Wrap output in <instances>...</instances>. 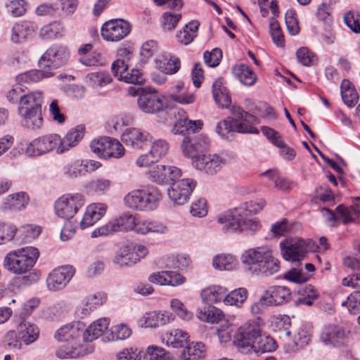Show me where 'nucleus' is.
<instances>
[{
  "label": "nucleus",
  "instance_id": "nucleus-1",
  "mask_svg": "<svg viewBox=\"0 0 360 360\" xmlns=\"http://www.w3.org/2000/svg\"><path fill=\"white\" fill-rule=\"evenodd\" d=\"M240 262L245 271L254 276L271 277L281 269V262L267 245L257 246L245 250Z\"/></svg>",
  "mask_w": 360,
  "mask_h": 360
},
{
  "label": "nucleus",
  "instance_id": "nucleus-2",
  "mask_svg": "<svg viewBox=\"0 0 360 360\" xmlns=\"http://www.w3.org/2000/svg\"><path fill=\"white\" fill-rule=\"evenodd\" d=\"M217 221L223 224L222 230L224 232L240 233L245 236H253L262 228L261 221L257 217L236 209L219 215Z\"/></svg>",
  "mask_w": 360,
  "mask_h": 360
},
{
  "label": "nucleus",
  "instance_id": "nucleus-3",
  "mask_svg": "<svg viewBox=\"0 0 360 360\" xmlns=\"http://www.w3.org/2000/svg\"><path fill=\"white\" fill-rule=\"evenodd\" d=\"M231 116L217 123L215 131L224 139H229L234 133L257 134L258 130L252 126L248 119L255 117L238 105L231 108Z\"/></svg>",
  "mask_w": 360,
  "mask_h": 360
},
{
  "label": "nucleus",
  "instance_id": "nucleus-4",
  "mask_svg": "<svg viewBox=\"0 0 360 360\" xmlns=\"http://www.w3.org/2000/svg\"><path fill=\"white\" fill-rule=\"evenodd\" d=\"M39 256L37 248L27 246L8 252L4 257L3 266L11 274L21 275L30 271Z\"/></svg>",
  "mask_w": 360,
  "mask_h": 360
},
{
  "label": "nucleus",
  "instance_id": "nucleus-5",
  "mask_svg": "<svg viewBox=\"0 0 360 360\" xmlns=\"http://www.w3.org/2000/svg\"><path fill=\"white\" fill-rule=\"evenodd\" d=\"M61 144L60 135L56 133L49 134L27 143L24 152L28 157H39L52 152L61 155L63 154Z\"/></svg>",
  "mask_w": 360,
  "mask_h": 360
},
{
  "label": "nucleus",
  "instance_id": "nucleus-6",
  "mask_svg": "<svg viewBox=\"0 0 360 360\" xmlns=\"http://www.w3.org/2000/svg\"><path fill=\"white\" fill-rule=\"evenodd\" d=\"M161 194L155 190L138 189L129 192L124 198L125 205L138 211H151L156 208Z\"/></svg>",
  "mask_w": 360,
  "mask_h": 360
},
{
  "label": "nucleus",
  "instance_id": "nucleus-7",
  "mask_svg": "<svg viewBox=\"0 0 360 360\" xmlns=\"http://www.w3.org/2000/svg\"><path fill=\"white\" fill-rule=\"evenodd\" d=\"M264 322L257 318L240 326L233 336V344L243 350L250 351V348L259 338Z\"/></svg>",
  "mask_w": 360,
  "mask_h": 360
},
{
  "label": "nucleus",
  "instance_id": "nucleus-8",
  "mask_svg": "<svg viewBox=\"0 0 360 360\" xmlns=\"http://www.w3.org/2000/svg\"><path fill=\"white\" fill-rule=\"evenodd\" d=\"M84 196L78 193L65 194L54 202L55 214L65 221H70L85 205Z\"/></svg>",
  "mask_w": 360,
  "mask_h": 360
},
{
  "label": "nucleus",
  "instance_id": "nucleus-9",
  "mask_svg": "<svg viewBox=\"0 0 360 360\" xmlns=\"http://www.w3.org/2000/svg\"><path fill=\"white\" fill-rule=\"evenodd\" d=\"M90 148L94 153L104 159L120 158L124 154V148L122 143L110 137H101L93 140L90 143Z\"/></svg>",
  "mask_w": 360,
  "mask_h": 360
},
{
  "label": "nucleus",
  "instance_id": "nucleus-10",
  "mask_svg": "<svg viewBox=\"0 0 360 360\" xmlns=\"http://www.w3.org/2000/svg\"><path fill=\"white\" fill-rule=\"evenodd\" d=\"M136 215L129 212L123 213L118 218L95 229L91 233V238L108 236L116 232L132 231L135 223Z\"/></svg>",
  "mask_w": 360,
  "mask_h": 360
},
{
  "label": "nucleus",
  "instance_id": "nucleus-11",
  "mask_svg": "<svg viewBox=\"0 0 360 360\" xmlns=\"http://www.w3.org/2000/svg\"><path fill=\"white\" fill-rule=\"evenodd\" d=\"M131 25L122 18L110 19L103 23L101 34L106 41L117 42L124 39L131 32Z\"/></svg>",
  "mask_w": 360,
  "mask_h": 360
},
{
  "label": "nucleus",
  "instance_id": "nucleus-12",
  "mask_svg": "<svg viewBox=\"0 0 360 360\" xmlns=\"http://www.w3.org/2000/svg\"><path fill=\"white\" fill-rule=\"evenodd\" d=\"M69 56L70 53L66 47L60 45L51 46L40 58L39 67L43 70L58 69L67 63Z\"/></svg>",
  "mask_w": 360,
  "mask_h": 360
},
{
  "label": "nucleus",
  "instance_id": "nucleus-13",
  "mask_svg": "<svg viewBox=\"0 0 360 360\" xmlns=\"http://www.w3.org/2000/svg\"><path fill=\"white\" fill-rule=\"evenodd\" d=\"M308 244L300 238H285L280 243L283 258L287 261H300L305 257Z\"/></svg>",
  "mask_w": 360,
  "mask_h": 360
},
{
  "label": "nucleus",
  "instance_id": "nucleus-14",
  "mask_svg": "<svg viewBox=\"0 0 360 360\" xmlns=\"http://www.w3.org/2000/svg\"><path fill=\"white\" fill-rule=\"evenodd\" d=\"M196 186L191 179H183L174 182L167 190L170 200L176 205L185 204Z\"/></svg>",
  "mask_w": 360,
  "mask_h": 360
},
{
  "label": "nucleus",
  "instance_id": "nucleus-15",
  "mask_svg": "<svg viewBox=\"0 0 360 360\" xmlns=\"http://www.w3.org/2000/svg\"><path fill=\"white\" fill-rule=\"evenodd\" d=\"M181 175L180 168L169 165H157L150 172L151 180L157 184H172Z\"/></svg>",
  "mask_w": 360,
  "mask_h": 360
},
{
  "label": "nucleus",
  "instance_id": "nucleus-16",
  "mask_svg": "<svg viewBox=\"0 0 360 360\" xmlns=\"http://www.w3.org/2000/svg\"><path fill=\"white\" fill-rule=\"evenodd\" d=\"M226 163L227 159L224 153L202 154L193 161V165L196 169L210 174L216 173Z\"/></svg>",
  "mask_w": 360,
  "mask_h": 360
},
{
  "label": "nucleus",
  "instance_id": "nucleus-17",
  "mask_svg": "<svg viewBox=\"0 0 360 360\" xmlns=\"http://www.w3.org/2000/svg\"><path fill=\"white\" fill-rule=\"evenodd\" d=\"M348 332L340 325L328 324L325 326L320 333V339L325 345L340 347L347 340Z\"/></svg>",
  "mask_w": 360,
  "mask_h": 360
},
{
  "label": "nucleus",
  "instance_id": "nucleus-18",
  "mask_svg": "<svg viewBox=\"0 0 360 360\" xmlns=\"http://www.w3.org/2000/svg\"><path fill=\"white\" fill-rule=\"evenodd\" d=\"M139 108L146 113L153 114L163 110L165 103L163 98L158 92L152 91H142L138 100Z\"/></svg>",
  "mask_w": 360,
  "mask_h": 360
},
{
  "label": "nucleus",
  "instance_id": "nucleus-19",
  "mask_svg": "<svg viewBox=\"0 0 360 360\" xmlns=\"http://www.w3.org/2000/svg\"><path fill=\"white\" fill-rule=\"evenodd\" d=\"M75 272V270L72 266H64L53 269L46 280L49 289L58 290L65 288L73 277Z\"/></svg>",
  "mask_w": 360,
  "mask_h": 360
},
{
  "label": "nucleus",
  "instance_id": "nucleus-20",
  "mask_svg": "<svg viewBox=\"0 0 360 360\" xmlns=\"http://www.w3.org/2000/svg\"><path fill=\"white\" fill-rule=\"evenodd\" d=\"M153 137L146 131L139 128H128L122 135V141L134 149H142L147 146Z\"/></svg>",
  "mask_w": 360,
  "mask_h": 360
},
{
  "label": "nucleus",
  "instance_id": "nucleus-21",
  "mask_svg": "<svg viewBox=\"0 0 360 360\" xmlns=\"http://www.w3.org/2000/svg\"><path fill=\"white\" fill-rule=\"evenodd\" d=\"M37 30V25L29 20H20L13 25L10 39L15 44H22L31 39Z\"/></svg>",
  "mask_w": 360,
  "mask_h": 360
},
{
  "label": "nucleus",
  "instance_id": "nucleus-22",
  "mask_svg": "<svg viewBox=\"0 0 360 360\" xmlns=\"http://www.w3.org/2000/svg\"><path fill=\"white\" fill-rule=\"evenodd\" d=\"M30 202V197L24 191L10 194L4 198L0 203L1 212H20L25 210Z\"/></svg>",
  "mask_w": 360,
  "mask_h": 360
},
{
  "label": "nucleus",
  "instance_id": "nucleus-23",
  "mask_svg": "<svg viewBox=\"0 0 360 360\" xmlns=\"http://www.w3.org/2000/svg\"><path fill=\"white\" fill-rule=\"evenodd\" d=\"M108 205L103 202H94L89 205L79 223L80 228L84 229L94 225L106 213Z\"/></svg>",
  "mask_w": 360,
  "mask_h": 360
},
{
  "label": "nucleus",
  "instance_id": "nucleus-24",
  "mask_svg": "<svg viewBox=\"0 0 360 360\" xmlns=\"http://www.w3.org/2000/svg\"><path fill=\"white\" fill-rule=\"evenodd\" d=\"M85 324L81 321L72 322L61 326L54 335L58 342H70L83 336Z\"/></svg>",
  "mask_w": 360,
  "mask_h": 360
},
{
  "label": "nucleus",
  "instance_id": "nucleus-25",
  "mask_svg": "<svg viewBox=\"0 0 360 360\" xmlns=\"http://www.w3.org/2000/svg\"><path fill=\"white\" fill-rule=\"evenodd\" d=\"M262 295L269 307L278 306L290 301L291 292L287 287L274 285L266 290Z\"/></svg>",
  "mask_w": 360,
  "mask_h": 360
},
{
  "label": "nucleus",
  "instance_id": "nucleus-26",
  "mask_svg": "<svg viewBox=\"0 0 360 360\" xmlns=\"http://www.w3.org/2000/svg\"><path fill=\"white\" fill-rule=\"evenodd\" d=\"M44 101V93L35 90L25 93L20 100L18 107V112H30L32 110H41Z\"/></svg>",
  "mask_w": 360,
  "mask_h": 360
},
{
  "label": "nucleus",
  "instance_id": "nucleus-27",
  "mask_svg": "<svg viewBox=\"0 0 360 360\" xmlns=\"http://www.w3.org/2000/svg\"><path fill=\"white\" fill-rule=\"evenodd\" d=\"M209 146V141L207 139H195L190 140L188 138H185L183 141L181 148L184 154L190 158L192 162L201 157L203 150H205Z\"/></svg>",
  "mask_w": 360,
  "mask_h": 360
},
{
  "label": "nucleus",
  "instance_id": "nucleus-28",
  "mask_svg": "<svg viewBox=\"0 0 360 360\" xmlns=\"http://www.w3.org/2000/svg\"><path fill=\"white\" fill-rule=\"evenodd\" d=\"M109 324L110 320L108 319L102 318L94 321L89 327L85 326V330L83 331V340L84 342H92L103 335L104 338L106 339V333H110V330H108Z\"/></svg>",
  "mask_w": 360,
  "mask_h": 360
},
{
  "label": "nucleus",
  "instance_id": "nucleus-29",
  "mask_svg": "<svg viewBox=\"0 0 360 360\" xmlns=\"http://www.w3.org/2000/svg\"><path fill=\"white\" fill-rule=\"evenodd\" d=\"M139 262V257L134 252L133 244L121 247L115 252L113 262L120 267L131 266Z\"/></svg>",
  "mask_w": 360,
  "mask_h": 360
},
{
  "label": "nucleus",
  "instance_id": "nucleus-30",
  "mask_svg": "<svg viewBox=\"0 0 360 360\" xmlns=\"http://www.w3.org/2000/svg\"><path fill=\"white\" fill-rule=\"evenodd\" d=\"M173 320L172 314L169 312L150 311L146 313L142 318V326L147 328H157L166 325Z\"/></svg>",
  "mask_w": 360,
  "mask_h": 360
},
{
  "label": "nucleus",
  "instance_id": "nucleus-31",
  "mask_svg": "<svg viewBox=\"0 0 360 360\" xmlns=\"http://www.w3.org/2000/svg\"><path fill=\"white\" fill-rule=\"evenodd\" d=\"M155 65L161 72L172 75L179 70L181 63L179 58L168 53H164L155 59Z\"/></svg>",
  "mask_w": 360,
  "mask_h": 360
},
{
  "label": "nucleus",
  "instance_id": "nucleus-32",
  "mask_svg": "<svg viewBox=\"0 0 360 360\" xmlns=\"http://www.w3.org/2000/svg\"><path fill=\"white\" fill-rule=\"evenodd\" d=\"M84 127L79 125L70 129L65 135L61 136L62 150L63 153L75 147L83 139L84 135Z\"/></svg>",
  "mask_w": 360,
  "mask_h": 360
},
{
  "label": "nucleus",
  "instance_id": "nucleus-33",
  "mask_svg": "<svg viewBox=\"0 0 360 360\" xmlns=\"http://www.w3.org/2000/svg\"><path fill=\"white\" fill-rule=\"evenodd\" d=\"M212 94L216 103L221 108H227L231 105V96L221 79L213 82Z\"/></svg>",
  "mask_w": 360,
  "mask_h": 360
},
{
  "label": "nucleus",
  "instance_id": "nucleus-34",
  "mask_svg": "<svg viewBox=\"0 0 360 360\" xmlns=\"http://www.w3.org/2000/svg\"><path fill=\"white\" fill-rule=\"evenodd\" d=\"M54 75L50 70H32L18 75L15 77V82L18 84H31L37 82L44 78H49Z\"/></svg>",
  "mask_w": 360,
  "mask_h": 360
},
{
  "label": "nucleus",
  "instance_id": "nucleus-35",
  "mask_svg": "<svg viewBox=\"0 0 360 360\" xmlns=\"http://www.w3.org/2000/svg\"><path fill=\"white\" fill-rule=\"evenodd\" d=\"M227 289L220 285H212L203 289L201 292V297L204 302L211 304L220 302L224 303Z\"/></svg>",
  "mask_w": 360,
  "mask_h": 360
},
{
  "label": "nucleus",
  "instance_id": "nucleus-36",
  "mask_svg": "<svg viewBox=\"0 0 360 360\" xmlns=\"http://www.w3.org/2000/svg\"><path fill=\"white\" fill-rule=\"evenodd\" d=\"M233 75L237 78L240 83L245 86L255 84L257 76L253 71L245 64H237L231 68Z\"/></svg>",
  "mask_w": 360,
  "mask_h": 360
},
{
  "label": "nucleus",
  "instance_id": "nucleus-37",
  "mask_svg": "<svg viewBox=\"0 0 360 360\" xmlns=\"http://www.w3.org/2000/svg\"><path fill=\"white\" fill-rule=\"evenodd\" d=\"M112 185V181L108 179L97 178L89 181L85 189L90 195L102 196L107 193Z\"/></svg>",
  "mask_w": 360,
  "mask_h": 360
},
{
  "label": "nucleus",
  "instance_id": "nucleus-38",
  "mask_svg": "<svg viewBox=\"0 0 360 360\" xmlns=\"http://www.w3.org/2000/svg\"><path fill=\"white\" fill-rule=\"evenodd\" d=\"M188 338V334L186 332L180 329H174L165 333L162 337V342L168 347L180 348L187 344Z\"/></svg>",
  "mask_w": 360,
  "mask_h": 360
},
{
  "label": "nucleus",
  "instance_id": "nucleus-39",
  "mask_svg": "<svg viewBox=\"0 0 360 360\" xmlns=\"http://www.w3.org/2000/svg\"><path fill=\"white\" fill-rule=\"evenodd\" d=\"M22 118L23 126L30 130L41 129L43 124L41 110H32L30 112H18Z\"/></svg>",
  "mask_w": 360,
  "mask_h": 360
},
{
  "label": "nucleus",
  "instance_id": "nucleus-40",
  "mask_svg": "<svg viewBox=\"0 0 360 360\" xmlns=\"http://www.w3.org/2000/svg\"><path fill=\"white\" fill-rule=\"evenodd\" d=\"M17 329L23 342L27 345L33 343L39 338V328L30 322H22Z\"/></svg>",
  "mask_w": 360,
  "mask_h": 360
},
{
  "label": "nucleus",
  "instance_id": "nucleus-41",
  "mask_svg": "<svg viewBox=\"0 0 360 360\" xmlns=\"http://www.w3.org/2000/svg\"><path fill=\"white\" fill-rule=\"evenodd\" d=\"M202 125L200 120L193 121L187 118H181L175 124L173 131L175 134L183 135L194 134L201 129Z\"/></svg>",
  "mask_w": 360,
  "mask_h": 360
},
{
  "label": "nucleus",
  "instance_id": "nucleus-42",
  "mask_svg": "<svg viewBox=\"0 0 360 360\" xmlns=\"http://www.w3.org/2000/svg\"><path fill=\"white\" fill-rule=\"evenodd\" d=\"M277 348L276 341L270 336L263 334L259 335V338L255 341V344L250 348L255 353L271 352Z\"/></svg>",
  "mask_w": 360,
  "mask_h": 360
},
{
  "label": "nucleus",
  "instance_id": "nucleus-43",
  "mask_svg": "<svg viewBox=\"0 0 360 360\" xmlns=\"http://www.w3.org/2000/svg\"><path fill=\"white\" fill-rule=\"evenodd\" d=\"M205 354V346L202 342H191L186 345L181 353L184 360H198Z\"/></svg>",
  "mask_w": 360,
  "mask_h": 360
},
{
  "label": "nucleus",
  "instance_id": "nucleus-44",
  "mask_svg": "<svg viewBox=\"0 0 360 360\" xmlns=\"http://www.w3.org/2000/svg\"><path fill=\"white\" fill-rule=\"evenodd\" d=\"M248 294V290L245 288H239L231 292L227 290L224 304L240 308L247 300Z\"/></svg>",
  "mask_w": 360,
  "mask_h": 360
},
{
  "label": "nucleus",
  "instance_id": "nucleus-45",
  "mask_svg": "<svg viewBox=\"0 0 360 360\" xmlns=\"http://www.w3.org/2000/svg\"><path fill=\"white\" fill-rule=\"evenodd\" d=\"M335 211L344 224L355 223L360 217V210L352 205L346 207L344 205H340L336 207Z\"/></svg>",
  "mask_w": 360,
  "mask_h": 360
},
{
  "label": "nucleus",
  "instance_id": "nucleus-46",
  "mask_svg": "<svg viewBox=\"0 0 360 360\" xmlns=\"http://www.w3.org/2000/svg\"><path fill=\"white\" fill-rule=\"evenodd\" d=\"M200 23L197 20H192L186 24L182 31L177 34L178 41L185 45L192 42L197 35Z\"/></svg>",
  "mask_w": 360,
  "mask_h": 360
},
{
  "label": "nucleus",
  "instance_id": "nucleus-47",
  "mask_svg": "<svg viewBox=\"0 0 360 360\" xmlns=\"http://www.w3.org/2000/svg\"><path fill=\"white\" fill-rule=\"evenodd\" d=\"M86 353V349L81 345H63L56 351V356L60 359L78 358Z\"/></svg>",
  "mask_w": 360,
  "mask_h": 360
},
{
  "label": "nucleus",
  "instance_id": "nucleus-48",
  "mask_svg": "<svg viewBox=\"0 0 360 360\" xmlns=\"http://www.w3.org/2000/svg\"><path fill=\"white\" fill-rule=\"evenodd\" d=\"M86 167L84 165V161L76 160L64 167L63 174L70 179H76L87 172Z\"/></svg>",
  "mask_w": 360,
  "mask_h": 360
},
{
  "label": "nucleus",
  "instance_id": "nucleus-49",
  "mask_svg": "<svg viewBox=\"0 0 360 360\" xmlns=\"http://www.w3.org/2000/svg\"><path fill=\"white\" fill-rule=\"evenodd\" d=\"M236 257L231 255H219L214 257L212 265L219 270L231 271L237 266Z\"/></svg>",
  "mask_w": 360,
  "mask_h": 360
},
{
  "label": "nucleus",
  "instance_id": "nucleus-50",
  "mask_svg": "<svg viewBox=\"0 0 360 360\" xmlns=\"http://www.w3.org/2000/svg\"><path fill=\"white\" fill-rule=\"evenodd\" d=\"M310 333L307 328L300 326L294 334L291 350L297 351L307 345L310 341Z\"/></svg>",
  "mask_w": 360,
  "mask_h": 360
},
{
  "label": "nucleus",
  "instance_id": "nucleus-51",
  "mask_svg": "<svg viewBox=\"0 0 360 360\" xmlns=\"http://www.w3.org/2000/svg\"><path fill=\"white\" fill-rule=\"evenodd\" d=\"M298 293L301 296L297 301V304L311 306L314 300L318 297V293L314 287L311 285H305L301 286L298 290Z\"/></svg>",
  "mask_w": 360,
  "mask_h": 360
},
{
  "label": "nucleus",
  "instance_id": "nucleus-52",
  "mask_svg": "<svg viewBox=\"0 0 360 360\" xmlns=\"http://www.w3.org/2000/svg\"><path fill=\"white\" fill-rule=\"evenodd\" d=\"M266 205V200L263 198L258 199L256 201L245 202L239 206L235 207L240 212H245L250 215H255L263 210Z\"/></svg>",
  "mask_w": 360,
  "mask_h": 360
},
{
  "label": "nucleus",
  "instance_id": "nucleus-53",
  "mask_svg": "<svg viewBox=\"0 0 360 360\" xmlns=\"http://www.w3.org/2000/svg\"><path fill=\"white\" fill-rule=\"evenodd\" d=\"M108 341H117L128 338L131 334V329L125 324H119L112 327L110 333H106Z\"/></svg>",
  "mask_w": 360,
  "mask_h": 360
},
{
  "label": "nucleus",
  "instance_id": "nucleus-54",
  "mask_svg": "<svg viewBox=\"0 0 360 360\" xmlns=\"http://www.w3.org/2000/svg\"><path fill=\"white\" fill-rule=\"evenodd\" d=\"M63 27L60 22L53 21L43 26L39 32L40 37L44 39H50L62 35Z\"/></svg>",
  "mask_w": 360,
  "mask_h": 360
},
{
  "label": "nucleus",
  "instance_id": "nucleus-55",
  "mask_svg": "<svg viewBox=\"0 0 360 360\" xmlns=\"http://www.w3.org/2000/svg\"><path fill=\"white\" fill-rule=\"evenodd\" d=\"M27 4L25 0H8L5 4L6 12L13 17L23 15L27 11Z\"/></svg>",
  "mask_w": 360,
  "mask_h": 360
},
{
  "label": "nucleus",
  "instance_id": "nucleus-56",
  "mask_svg": "<svg viewBox=\"0 0 360 360\" xmlns=\"http://www.w3.org/2000/svg\"><path fill=\"white\" fill-rule=\"evenodd\" d=\"M170 307L177 316L183 321H189L193 318V314L190 311L185 304L179 299H172L170 301Z\"/></svg>",
  "mask_w": 360,
  "mask_h": 360
},
{
  "label": "nucleus",
  "instance_id": "nucleus-57",
  "mask_svg": "<svg viewBox=\"0 0 360 360\" xmlns=\"http://www.w3.org/2000/svg\"><path fill=\"white\" fill-rule=\"evenodd\" d=\"M145 360H176L162 348L149 346L144 354Z\"/></svg>",
  "mask_w": 360,
  "mask_h": 360
},
{
  "label": "nucleus",
  "instance_id": "nucleus-58",
  "mask_svg": "<svg viewBox=\"0 0 360 360\" xmlns=\"http://www.w3.org/2000/svg\"><path fill=\"white\" fill-rule=\"evenodd\" d=\"M150 149L149 153L152 158L158 162L160 159L166 155L167 153L169 146L168 143L162 139H158L155 141H151Z\"/></svg>",
  "mask_w": 360,
  "mask_h": 360
},
{
  "label": "nucleus",
  "instance_id": "nucleus-59",
  "mask_svg": "<svg viewBox=\"0 0 360 360\" xmlns=\"http://www.w3.org/2000/svg\"><path fill=\"white\" fill-rule=\"evenodd\" d=\"M22 339L18 329L7 332L4 336L3 343L10 349H20L22 347Z\"/></svg>",
  "mask_w": 360,
  "mask_h": 360
},
{
  "label": "nucleus",
  "instance_id": "nucleus-60",
  "mask_svg": "<svg viewBox=\"0 0 360 360\" xmlns=\"http://www.w3.org/2000/svg\"><path fill=\"white\" fill-rule=\"evenodd\" d=\"M341 305L347 307L350 314H356L360 311V290L352 292Z\"/></svg>",
  "mask_w": 360,
  "mask_h": 360
},
{
  "label": "nucleus",
  "instance_id": "nucleus-61",
  "mask_svg": "<svg viewBox=\"0 0 360 360\" xmlns=\"http://www.w3.org/2000/svg\"><path fill=\"white\" fill-rule=\"evenodd\" d=\"M86 77L93 86L99 87L105 86L112 81L109 73L105 72H91Z\"/></svg>",
  "mask_w": 360,
  "mask_h": 360
},
{
  "label": "nucleus",
  "instance_id": "nucleus-62",
  "mask_svg": "<svg viewBox=\"0 0 360 360\" xmlns=\"http://www.w3.org/2000/svg\"><path fill=\"white\" fill-rule=\"evenodd\" d=\"M18 229L9 223H0V245L5 244L14 239Z\"/></svg>",
  "mask_w": 360,
  "mask_h": 360
},
{
  "label": "nucleus",
  "instance_id": "nucleus-63",
  "mask_svg": "<svg viewBox=\"0 0 360 360\" xmlns=\"http://www.w3.org/2000/svg\"><path fill=\"white\" fill-rule=\"evenodd\" d=\"M116 356L117 360H141L142 351L138 348L127 347L120 351Z\"/></svg>",
  "mask_w": 360,
  "mask_h": 360
},
{
  "label": "nucleus",
  "instance_id": "nucleus-64",
  "mask_svg": "<svg viewBox=\"0 0 360 360\" xmlns=\"http://www.w3.org/2000/svg\"><path fill=\"white\" fill-rule=\"evenodd\" d=\"M345 24L355 33H360V13L349 11L344 16Z\"/></svg>",
  "mask_w": 360,
  "mask_h": 360
}]
</instances>
